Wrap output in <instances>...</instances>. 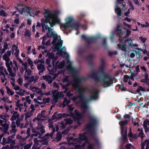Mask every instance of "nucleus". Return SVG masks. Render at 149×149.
<instances>
[{"mask_svg": "<svg viewBox=\"0 0 149 149\" xmlns=\"http://www.w3.org/2000/svg\"><path fill=\"white\" fill-rule=\"evenodd\" d=\"M59 12L56 10L50 11L49 9L45 10V12L43 15L45 19H41V26L42 28L43 32H45V28L49 27L47 24L49 23L51 27H52L56 24H60V20L58 18V15Z\"/></svg>", "mask_w": 149, "mask_h": 149, "instance_id": "obj_1", "label": "nucleus"}, {"mask_svg": "<svg viewBox=\"0 0 149 149\" xmlns=\"http://www.w3.org/2000/svg\"><path fill=\"white\" fill-rule=\"evenodd\" d=\"M73 78L75 83L72 86L74 90L79 93L78 96L79 98L80 99V102H82L81 107L84 109L87 108V101L84 96L85 91L84 89L82 88L81 86V83L83 80V78L80 77L76 74H75L73 75Z\"/></svg>", "mask_w": 149, "mask_h": 149, "instance_id": "obj_2", "label": "nucleus"}, {"mask_svg": "<svg viewBox=\"0 0 149 149\" xmlns=\"http://www.w3.org/2000/svg\"><path fill=\"white\" fill-rule=\"evenodd\" d=\"M98 124L97 119L92 116L89 118V121L84 127L85 130L87 131L83 134H80L79 136L80 139H84L86 137V134H89L91 137H94L95 133V130Z\"/></svg>", "mask_w": 149, "mask_h": 149, "instance_id": "obj_3", "label": "nucleus"}, {"mask_svg": "<svg viewBox=\"0 0 149 149\" xmlns=\"http://www.w3.org/2000/svg\"><path fill=\"white\" fill-rule=\"evenodd\" d=\"M91 78L94 79L96 81L102 82L104 84V87L110 86L113 81L112 77L109 74L104 73L103 75V78L100 79L98 76V72H93L90 76Z\"/></svg>", "mask_w": 149, "mask_h": 149, "instance_id": "obj_4", "label": "nucleus"}, {"mask_svg": "<svg viewBox=\"0 0 149 149\" xmlns=\"http://www.w3.org/2000/svg\"><path fill=\"white\" fill-rule=\"evenodd\" d=\"M63 43V40L61 39L59 40L56 45L54 46V51H57L58 52L57 53V54H58L60 55H62L63 53H64L65 56H67L66 58L67 63L69 64L67 66V69L70 72H75V70L72 66L71 62L69 61L68 55L67 53L66 52H63L62 50V49H60L62 46Z\"/></svg>", "mask_w": 149, "mask_h": 149, "instance_id": "obj_5", "label": "nucleus"}, {"mask_svg": "<svg viewBox=\"0 0 149 149\" xmlns=\"http://www.w3.org/2000/svg\"><path fill=\"white\" fill-rule=\"evenodd\" d=\"M47 30L48 32L46 33V36L47 38H49L52 37L53 38V40L52 41V43L55 46L56 45L57 40H58V36L55 31H53V29L51 27H48V28H46V30Z\"/></svg>", "mask_w": 149, "mask_h": 149, "instance_id": "obj_6", "label": "nucleus"}, {"mask_svg": "<svg viewBox=\"0 0 149 149\" xmlns=\"http://www.w3.org/2000/svg\"><path fill=\"white\" fill-rule=\"evenodd\" d=\"M122 36L118 38L119 43L118 44V49L125 52V53L127 52V50L129 49V48L127 46L125 42L124 41V39Z\"/></svg>", "mask_w": 149, "mask_h": 149, "instance_id": "obj_7", "label": "nucleus"}, {"mask_svg": "<svg viewBox=\"0 0 149 149\" xmlns=\"http://www.w3.org/2000/svg\"><path fill=\"white\" fill-rule=\"evenodd\" d=\"M99 38V36H91L89 37H86L84 35L81 36V38L85 40L86 42L88 44L94 42L95 41L98 39Z\"/></svg>", "mask_w": 149, "mask_h": 149, "instance_id": "obj_8", "label": "nucleus"}, {"mask_svg": "<svg viewBox=\"0 0 149 149\" xmlns=\"http://www.w3.org/2000/svg\"><path fill=\"white\" fill-rule=\"evenodd\" d=\"M88 92L91 94V95L89 98V100H95L98 98V94L99 91L97 90H92L90 88H87Z\"/></svg>", "mask_w": 149, "mask_h": 149, "instance_id": "obj_9", "label": "nucleus"}, {"mask_svg": "<svg viewBox=\"0 0 149 149\" xmlns=\"http://www.w3.org/2000/svg\"><path fill=\"white\" fill-rule=\"evenodd\" d=\"M23 7L22 8H20L19 9V11L21 12V13L23 14V12H27V13L31 14V13H33L34 12V9L32 7H28L26 6L21 4Z\"/></svg>", "mask_w": 149, "mask_h": 149, "instance_id": "obj_10", "label": "nucleus"}, {"mask_svg": "<svg viewBox=\"0 0 149 149\" xmlns=\"http://www.w3.org/2000/svg\"><path fill=\"white\" fill-rule=\"evenodd\" d=\"M68 21L66 22V23L64 24H61L60 22V24L61 26L63 27L64 29H66L68 27H72V23L73 20V19L71 17H69L67 18Z\"/></svg>", "mask_w": 149, "mask_h": 149, "instance_id": "obj_11", "label": "nucleus"}, {"mask_svg": "<svg viewBox=\"0 0 149 149\" xmlns=\"http://www.w3.org/2000/svg\"><path fill=\"white\" fill-rule=\"evenodd\" d=\"M115 32L118 36H120L123 35V31L120 23L117 24L115 30Z\"/></svg>", "mask_w": 149, "mask_h": 149, "instance_id": "obj_12", "label": "nucleus"}, {"mask_svg": "<svg viewBox=\"0 0 149 149\" xmlns=\"http://www.w3.org/2000/svg\"><path fill=\"white\" fill-rule=\"evenodd\" d=\"M58 113L56 112L54 113L52 117V120H58L63 118H65V115H66L65 113L62 114Z\"/></svg>", "mask_w": 149, "mask_h": 149, "instance_id": "obj_13", "label": "nucleus"}, {"mask_svg": "<svg viewBox=\"0 0 149 149\" xmlns=\"http://www.w3.org/2000/svg\"><path fill=\"white\" fill-rule=\"evenodd\" d=\"M47 55L49 59L52 60V64L53 66H54L55 64L54 62L57 60L58 58L55 57L54 54L53 53H48Z\"/></svg>", "mask_w": 149, "mask_h": 149, "instance_id": "obj_14", "label": "nucleus"}, {"mask_svg": "<svg viewBox=\"0 0 149 149\" xmlns=\"http://www.w3.org/2000/svg\"><path fill=\"white\" fill-rule=\"evenodd\" d=\"M128 123V121L127 120H125V121L122 120L119 122V123L120 125V129L122 134L123 133V132H124V126L127 125Z\"/></svg>", "mask_w": 149, "mask_h": 149, "instance_id": "obj_15", "label": "nucleus"}, {"mask_svg": "<svg viewBox=\"0 0 149 149\" xmlns=\"http://www.w3.org/2000/svg\"><path fill=\"white\" fill-rule=\"evenodd\" d=\"M74 113L75 114V116L74 120H79L82 118L83 116L76 109L74 111Z\"/></svg>", "mask_w": 149, "mask_h": 149, "instance_id": "obj_16", "label": "nucleus"}, {"mask_svg": "<svg viewBox=\"0 0 149 149\" xmlns=\"http://www.w3.org/2000/svg\"><path fill=\"white\" fill-rule=\"evenodd\" d=\"M37 67L39 71L38 74L40 75V73L43 72L45 70V67L43 65L40 64L37 65Z\"/></svg>", "mask_w": 149, "mask_h": 149, "instance_id": "obj_17", "label": "nucleus"}, {"mask_svg": "<svg viewBox=\"0 0 149 149\" xmlns=\"http://www.w3.org/2000/svg\"><path fill=\"white\" fill-rule=\"evenodd\" d=\"M80 27H82L83 28L84 27V25L80 24L79 22H77L74 23L73 24H72V27L75 28L76 30L77 31L78 28Z\"/></svg>", "mask_w": 149, "mask_h": 149, "instance_id": "obj_18", "label": "nucleus"}, {"mask_svg": "<svg viewBox=\"0 0 149 149\" xmlns=\"http://www.w3.org/2000/svg\"><path fill=\"white\" fill-rule=\"evenodd\" d=\"M101 62L102 63L101 66L100 67V70L101 73L103 75L104 73H105L104 72V69L105 66V63L104 60L102 59L101 60Z\"/></svg>", "mask_w": 149, "mask_h": 149, "instance_id": "obj_19", "label": "nucleus"}, {"mask_svg": "<svg viewBox=\"0 0 149 149\" xmlns=\"http://www.w3.org/2000/svg\"><path fill=\"white\" fill-rule=\"evenodd\" d=\"M24 79L25 80H27L30 83H31L35 80V77L34 76H32L30 77L28 76H24Z\"/></svg>", "mask_w": 149, "mask_h": 149, "instance_id": "obj_20", "label": "nucleus"}, {"mask_svg": "<svg viewBox=\"0 0 149 149\" xmlns=\"http://www.w3.org/2000/svg\"><path fill=\"white\" fill-rule=\"evenodd\" d=\"M123 38H124V41L125 43L127 42L129 45V46H131L132 47L133 46V45L132 44V39H130L128 40L127 39L125 38L124 37H123Z\"/></svg>", "mask_w": 149, "mask_h": 149, "instance_id": "obj_21", "label": "nucleus"}, {"mask_svg": "<svg viewBox=\"0 0 149 149\" xmlns=\"http://www.w3.org/2000/svg\"><path fill=\"white\" fill-rule=\"evenodd\" d=\"M62 136V134L61 132H58L57 133L56 137V141L58 142L59 141L61 140Z\"/></svg>", "mask_w": 149, "mask_h": 149, "instance_id": "obj_22", "label": "nucleus"}, {"mask_svg": "<svg viewBox=\"0 0 149 149\" xmlns=\"http://www.w3.org/2000/svg\"><path fill=\"white\" fill-rule=\"evenodd\" d=\"M115 10L117 11V14L118 17L120 16L121 15V10L120 8L118 6H116Z\"/></svg>", "mask_w": 149, "mask_h": 149, "instance_id": "obj_23", "label": "nucleus"}, {"mask_svg": "<svg viewBox=\"0 0 149 149\" xmlns=\"http://www.w3.org/2000/svg\"><path fill=\"white\" fill-rule=\"evenodd\" d=\"M70 100H68L66 98H65L63 102V107L68 105L70 103Z\"/></svg>", "mask_w": 149, "mask_h": 149, "instance_id": "obj_24", "label": "nucleus"}, {"mask_svg": "<svg viewBox=\"0 0 149 149\" xmlns=\"http://www.w3.org/2000/svg\"><path fill=\"white\" fill-rule=\"evenodd\" d=\"M3 59L6 61V63L9 62L10 60L9 56L6 54L3 56Z\"/></svg>", "mask_w": 149, "mask_h": 149, "instance_id": "obj_25", "label": "nucleus"}, {"mask_svg": "<svg viewBox=\"0 0 149 149\" xmlns=\"http://www.w3.org/2000/svg\"><path fill=\"white\" fill-rule=\"evenodd\" d=\"M64 120L65 121V123L67 125L72 124L73 123V120L70 118L65 119Z\"/></svg>", "mask_w": 149, "mask_h": 149, "instance_id": "obj_26", "label": "nucleus"}, {"mask_svg": "<svg viewBox=\"0 0 149 149\" xmlns=\"http://www.w3.org/2000/svg\"><path fill=\"white\" fill-rule=\"evenodd\" d=\"M13 48H15V50L16 52L14 54L15 55H19V50L18 49V47L16 45L14 44L13 46Z\"/></svg>", "mask_w": 149, "mask_h": 149, "instance_id": "obj_27", "label": "nucleus"}, {"mask_svg": "<svg viewBox=\"0 0 149 149\" xmlns=\"http://www.w3.org/2000/svg\"><path fill=\"white\" fill-rule=\"evenodd\" d=\"M6 88L7 91V93L8 94L10 95H13L14 94V92H12L10 89L9 88L8 86H6Z\"/></svg>", "mask_w": 149, "mask_h": 149, "instance_id": "obj_28", "label": "nucleus"}, {"mask_svg": "<svg viewBox=\"0 0 149 149\" xmlns=\"http://www.w3.org/2000/svg\"><path fill=\"white\" fill-rule=\"evenodd\" d=\"M148 142V143L149 144V141L147 140H145L141 144V149H144V147L145 146L147 142Z\"/></svg>", "mask_w": 149, "mask_h": 149, "instance_id": "obj_29", "label": "nucleus"}, {"mask_svg": "<svg viewBox=\"0 0 149 149\" xmlns=\"http://www.w3.org/2000/svg\"><path fill=\"white\" fill-rule=\"evenodd\" d=\"M19 117V115L18 114L16 115H13L11 117L10 120L11 121H14L17 118H18Z\"/></svg>", "mask_w": 149, "mask_h": 149, "instance_id": "obj_30", "label": "nucleus"}, {"mask_svg": "<svg viewBox=\"0 0 149 149\" xmlns=\"http://www.w3.org/2000/svg\"><path fill=\"white\" fill-rule=\"evenodd\" d=\"M141 91H146L145 89L141 86H139L138 88L137 89L136 92L137 93H139Z\"/></svg>", "mask_w": 149, "mask_h": 149, "instance_id": "obj_31", "label": "nucleus"}, {"mask_svg": "<svg viewBox=\"0 0 149 149\" xmlns=\"http://www.w3.org/2000/svg\"><path fill=\"white\" fill-rule=\"evenodd\" d=\"M65 64V61H61L58 64V69H62L64 66Z\"/></svg>", "mask_w": 149, "mask_h": 149, "instance_id": "obj_32", "label": "nucleus"}, {"mask_svg": "<svg viewBox=\"0 0 149 149\" xmlns=\"http://www.w3.org/2000/svg\"><path fill=\"white\" fill-rule=\"evenodd\" d=\"M27 61L28 62V63L29 65L31 66V69L32 70H33V68H32V67L33 66V63L31 59L30 58L28 59Z\"/></svg>", "mask_w": 149, "mask_h": 149, "instance_id": "obj_33", "label": "nucleus"}, {"mask_svg": "<svg viewBox=\"0 0 149 149\" xmlns=\"http://www.w3.org/2000/svg\"><path fill=\"white\" fill-rule=\"evenodd\" d=\"M93 58V55L90 54L86 57V59L89 61H92Z\"/></svg>", "mask_w": 149, "mask_h": 149, "instance_id": "obj_34", "label": "nucleus"}, {"mask_svg": "<svg viewBox=\"0 0 149 149\" xmlns=\"http://www.w3.org/2000/svg\"><path fill=\"white\" fill-rule=\"evenodd\" d=\"M66 115L65 116V118H67L68 116H70L72 118H73L74 119L75 116L74 114L72 112H70V113L69 114H66Z\"/></svg>", "mask_w": 149, "mask_h": 149, "instance_id": "obj_35", "label": "nucleus"}, {"mask_svg": "<svg viewBox=\"0 0 149 149\" xmlns=\"http://www.w3.org/2000/svg\"><path fill=\"white\" fill-rule=\"evenodd\" d=\"M121 134L122 136V139L123 142H125L126 141H127V135H124L123 134V132L122 134L121 133Z\"/></svg>", "mask_w": 149, "mask_h": 149, "instance_id": "obj_36", "label": "nucleus"}, {"mask_svg": "<svg viewBox=\"0 0 149 149\" xmlns=\"http://www.w3.org/2000/svg\"><path fill=\"white\" fill-rule=\"evenodd\" d=\"M102 44L104 47V49H106L107 48V45L106 42V38H104L103 40Z\"/></svg>", "mask_w": 149, "mask_h": 149, "instance_id": "obj_37", "label": "nucleus"}, {"mask_svg": "<svg viewBox=\"0 0 149 149\" xmlns=\"http://www.w3.org/2000/svg\"><path fill=\"white\" fill-rule=\"evenodd\" d=\"M44 127L43 126L41 123H40L38 124V126L36 128V130L39 131L40 130V129L43 128Z\"/></svg>", "mask_w": 149, "mask_h": 149, "instance_id": "obj_38", "label": "nucleus"}, {"mask_svg": "<svg viewBox=\"0 0 149 149\" xmlns=\"http://www.w3.org/2000/svg\"><path fill=\"white\" fill-rule=\"evenodd\" d=\"M130 79V77L127 75H125L124 76V82H127L128 79Z\"/></svg>", "mask_w": 149, "mask_h": 149, "instance_id": "obj_39", "label": "nucleus"}, {"mask_svg": "<svg viewBox=\"0 0 149 149\" xmlns=\"http://www.w3.org/2000/svg\"><path fill=\"white\" fill-rule=\"evenodd\" d=\"M15 142V141L13 140L12 138H11L10 136H8V138L7 139V142L8 143H14Z\"/></svg>", "mask_w": 149, "mask_h": 149, "instance_id": "obj_40", "label": "nucleus"}, {"mask_svg": "<svg viewBox=\"0 0 149 149\" xmlns=\"http://www.w3.org/2000/svg\"><path fill=\"white\" fill-rule=\"evenodd\" d=\"M7 15L6 14L3 10H1L0 11V15L1 16H3L4 17L6 16Z\"/></svg>", "mask_w": 149, "mask_h": 149, "instance_id": "obj_41", "label": "nucleus"}, {"mask_svg": "<svg viewBox=\"0 0 149 149\" xmlns=\"http://www.w3.org/2000/svg\"><path fill=\"white\" fill-rule=\"evenodd\" d=\"M132 123L134 126L139 125V123L138 122H136L135 120L133 119L132 117Z\"/></svg>", "mask_w": 149, "mask_h": 149, "instance_id": "obj_42", "label": "nucleus"}, {"mask_svg": "<svg viewBox=\"0 0 149 149\" xmlns=\"http://www.w3.org/2000/svg\"><path fill=\"white\" fill-rule=\"evenodd\" d=\"M139 39L143 43H145L147 39L146 38H143L142 36H140L139 37Z\"/></svg>", "mask_w": 149, "mask_h": 149, "instance_id": "obj_43", "label": "nucleus"}, {"mask_svg": "<svg viewBox=\"0 0 149 149\" xmlns=\"http://www.w3.org/2000/svg\"><path fill=\"white\" fill-rule=\"evenodd\" d=\"M131 76L130 77V79H131L132 81H134V77L135 76V74L132 71H131Z\"/></svg>", "mask_w": 149, "mask_h": 149, "instance_id": "obj_44", "label": "nucleus"}, {"mask_svg": "<svg viewBox=\"0 0 149 149\" xmlns=\"http://www.w3.org/2000/svg\"><path fill=\"white\" fill-rule=\"evenodd\" d=\"M6 65L7 68L9 72L12 71V67H13L10 66L9 64H6Z\"/></svg>", "mask_w": 149, "mask_h": 149, "instance_id": "obj_45", "label": "nucleus"}, {"mask_svg": "<svg viewBox=\"0 0 149 149\" xmlns=\"http://www.w3.org/2000/svg\"><path fill=\"white\" fill-rule=\"evenodd\" d=\"M2 141V142L1 143L2 144V145L4 146L6 144L8 143H7V141H6V139L4 137H3V138Z\"/></svg>", "mask_w": 149, "mask_h": 149, "instance_id": "obj_46", "label": "nucleus"}, {"mask_svg": "<svg viewBox=\"0 0 149 149\" xmlns=\"http://www.w3.org/2000/svg\"><path fill=\"white\" fill-rule=\"evenodd\" d=\"M40 142H42L43 145H47L48 143V141L45 140V139H43L42 140H41Z\"/></svg>", "mask_w": 149, "mask_h": 149, "instance_id": "obj_47", "label": "nucleus"}, {"mask_svg": "<svg viewBox=\"0 0 149 149\" xmlns=\"http://www.w3.org/2000/svg\"><path fill=\"white\" fill-rule=\"evenodd\" d=\"M138 136H140L141 138H143L144 137V133L143 131H141V132L139 133V134Z\"/></svg>", "mask_w": 149, "mask_h": 149, "instance_id": "obj_48", "label": "nucleus"}, {"mask_svg": "<svg viewBox=\"0 0 149 149\" xmlns=\"http://www.w3.org/2000/svg\"><path fill=\"white\" fill-rule=\"evenodd\" d=\"M60 124L61 125V127L63 129H65L67 125L65 123H64L63 121L61 122Z\"/></svg>", "mask_w": 149, "mask_h": 149, "instance_id": "obj_49", "label": "nucleus"}, {"mask_svg": "<svg viewBox=\"0 0 149 149\" xmlns=\"http://www.w3.org/2000/svg\"><path fill=\"white\" fill-rule=\"evenodd\" d=\"M2 126L4 127V129H8L9 125L6 123H4Z\"/></svg>", "mask_w": 149, "mask_h": 149, "instance_id": "obj_50", "label": "nucleus"}, {"mask_svg": "<svg viewBox=\"0 0 149 149\" xmlns=\"http://www.w3.org/2000/svg\"><path fill=\"white\" fill-rule=\"evenodd\" d=\"M69 76H67L65 77V78L63 79V82H68L69 81Z\"/></svg>", "mask_w": 149, "mask_h": 149, "instance_id": "obj_51", "label": "nucleus"}, {"mask_svg": "<svg viewBox=\"0 0 149 149\" xmlns=\"http://www.w3.org/2000/svg\"><path fill=\"white\" fill-rule=\"evenodd\" d=\"M141 68L142 71H144L145 73L148 72V71L146 70V67L144 66H141Z\"/></svg>", "mask_w": 149, "mask_h": 149, "instance_id": "obj_52", "label": "nucleus"}, {"mask_svg": "<svg viewBox=\"0 0 149 149\" xmlns=\"http://www.w3.org/2000/svg\"><path fill=\"white\" fill-rule=\"evenodd\" d=\"M20 87L18 85L15 86L13 88V89L15 91H17L18 90H19L20 91H21L22 90V89H20Z\"/></svg>", "mask_w": 149, "mask_h": 149, "instance_id": "obj_53", "label": "nucleus"}, {"mask_svg": "<svg viewBox=\"0 0 149 149\" xmlns=\"http://www.w3.org/2000/svg\"><path fill=\"white\" fill-rule=\"evenodd\" d=\"M119 88L121 91H127L126 88L124 86V84L120 85V86Z\"/></svg>", "mask_w": 149, "mask_h": 149, "instance_id": "obj_54", "label": "nucleus"}, {"mask_svg": "<svg viewBox=\"0 0 149 149\" xmlns=\"http://www.w3.org/2000/svg\"><path fill=\"white\" fill-rule=\"evenodd\" d=\"M25 36H27L29 37H30L31 36V34L29 33V31L27 30L24 33Z\"/></svg>", "mask_w": 149, "mask_h": 149, "instance_id": "obj_55", "label": "nucleus"}, {"mask_svg": "<svg viewBox=\"0 0 149 149\" xmlns=\"http://www.w3.org/2000/svg\"><path fill=\"white\" fill-rule=\"evenodd\" d=\"M25 118H29L31 116V114L29 112H26V113L25 114Z\"/></svg>", "mask_w": 149, "mask_h": 149, "instance_id": "obj_56", "label": "nucleus"}, {"mask_svg": "<svg viewBox=\"0 0 149 149\" xmlns=\"http://www.w3.org/2000/svg\"><path fill=\"white\" fill-rule=\"evenodd\" d=\"M17 82L20 86H21L23 82V80L21 78H19L17 80Z\"/></svg>", "mask_w": 149, "mask_h": 149, "instance_id": "obj_57", "label": "nucleus"}, {"mask_svg": "<svg viewBox=\"0 0 149 149\" xmlns=\"http://www.w3.org/2000/svg\"><path fill=\"white\" fill-rule=\"evenodd\" d=\"M86 49H82L80 50L79 52V53L80 54H83L86 52Z\"/></svg>", "mask_w": 149, "mask_h": 149, "instance_id": "obj_58", "label": "nucleus"}, {"mask_svg": "<svg viewBox=\"0 0 149 149\" xmlns=\"http://www.w3.org/2000/svg\"><path fill=\"white\" fill-rule=\"evenodd\" d=\"M131 10V8H130L128 10L127 12H125L124 13V15L126 16H128V15L130 14V10Z\"/></svg>", "mask_w": 149, "mask_h": 149, "instance_id": "obj_59", "label": "nucleus"}, {"mask_svg": "<svg viewBox=\"0 0 149 149\" xmlns=\"http://www.w3.org/2000/svg\"><path fill=\"white\" fill-rule=\"evenodd\" d=\"M26 101L29 104H30L31 103V100L29 99L30 96H27L26 97Z\"/></svg>", "mask_w": 149, "mask_h": 149, "instance_id": "obj_60", "label": "nucleus"}, {"mask_svg": "<svg viewBox=\"0 0 149 149\" xmlns=\"http://www.w3.org/2000/svg\"><path fill=\"white\" fill-rule=\"evenodd\" d=\"M132 145L130 143H128L126 145L125 147L127 149H130Z\"/></svg>", "mask_w": 149, "mask_h": 149, "instance_id": "obj_61", "label": "nucleus"}, {"mask_svg": "<svg viewBox=\"0 0 149 149\" xmlns=\"http://www.w3.org/2000/svg\"><path fill=\"white\" fill-rule=\"evenodd\" d=\"M68 107L69 111L70 112H72L74 109V108L72 107L71 105H69Z\"/></svg>", "mask_w": 149, "mask_h": 149, "instance_id": "obj_62", "label": "nucleus"}, {"mask_svg": "<svg viewBox=\"0 0 149 149\" xmlns=\"http://www.w3.org/2000/svg\"><path fill=\"white\" fill-rule=\"evenodd\" d=\"M94 144H89L88 147V149H93V147H94Z\"/></svg>", "mask_w": 149, "mask_h": 149, "instance_id": "obj_63", "label": "nucleus"}, {"mask_svg": "<svg viewBox=\"0 0 149 149\" xmlns=\"http://www.w3.org/2000/svg\"><path fill=\"white\" fill-rule=\"evenodd\" d=\"M31 145L27 144L24 146V149H29L31 148Z\"/></svg>", "mask_w": 149, "mask_h": 149, "instance_id": "obj_64", "label": "nucleus"}]
</instances>
